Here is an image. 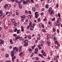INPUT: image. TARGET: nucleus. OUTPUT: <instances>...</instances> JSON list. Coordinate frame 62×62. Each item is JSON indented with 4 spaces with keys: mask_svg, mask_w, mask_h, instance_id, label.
Returning <instances> with one entry per match:
<instances>
[{
    "mask_svg": "<svg viewBox=\"0 0 62 62\" xmlns=\"http://www.w3.org/2000/svg\"><path fill=\"white\" fill-rule=\"evenodd\" d=\"M52 36L53 39H54V41L55 42V44H57L58 42L56 40V38H55L54 37V34H52Z\"/></svg>",
    "mask_w": 62,
    "mask_h": 62,
    "instance_id": "obj_1",
    "label": "nucleus"
},
{
    "mask_svg": "<svg viewBox=\"0 0 62 62\" xmlns=\"http://www.w3.org/2000/svg\"><path fill=\"white\" fill-rule=\"evenodd\" d=\"M38 13V12H36L35 13V17L36 18H38V17L39 16V14H38L37 15V14Z\"/></svg>",
    "mask_w": 62,
    "mask_h": 62,
    "instance_id": "obj_2",
    "label": "nucleus"
},
{
    "mask_svg": "<svg viewBox=\"0 0 62 62\" xmlns=\"http://www.w3.org/2000/svg\"><path fill=\"white\" fill-rule=\"evenodd\" d=\"M14 51H12L11 52V57L12 58H13V57L14 56Z\"/></svg>",
    "mask_w": 62,
    "mask_h": 62,
    "instance_id": "obj_3",
    "label": "nucleus"
},
{
    "mask_svg": "<svg viewBox=\"0 0 62 62\" xmlns=\"http://www.w3.org/2000/svg\"><path fill=\"white\" fill-rule=\"evenodd\" d=\"M41 52L42 53V54H43V55H45V56H46V55L44 51H43V50H42V51Z\"/></svg>",
    "mask_w": 62,
    "mask_h": 62,
    "instance_id": "obj_4",
    "label": "nucleus"
},
{
    "mask_svg": "<svg viewBox=\"0 0 62 62\" xmlns=\"http://www.w3.org/2000/svg\"><path fill=\"white\" fill-rule=\"evenodd\" d=\"M4 43V40L2 41V40H0V44H3Z\"/></svg>",
    "mask_w": 62,
    "mask_h": 62,
    "instance_id": "obj_5",
    "label": "nucleus"
},
{
    "mask_svg": "<svg viewBox=\"0 0 62 62\" xmlns=\"http://www.w3.org/2000/svg\"><path fill=\"white\" fill-rule=\"evenodd\" d=\"M20 37L19 36L16 37V39H15V40H16V39H20Z\"/></svg>",
    "mask_w": 62,
    "mask_h": 62,
    "instance_id": "obj_6",
    "label": "nucleus"
},
{
    "mask_svg": "<svg viewBox=\"0 0 62 62\" xmlns=\"http://www.w3.org/2000/svg\"><path fill=\"white\" fill-rule=\"evenodd\" d=\"M56 22L57 23V25H58L59 26L60 25V23L59 22H58V21H56Z\"/></svg>",
    "mask_w": 62,
    "mask_h": 62,
    "instance_id": "obj_7",
    "label": "nucleus"
},
{
    "mask_svg": "<svg viewBox=\"0 0 62 62\" xmlns=\"http://www.w3.org/2000/svg\"><path fill=\"white\" fill-rule=\"evenodd\" d=\"M2 12H3L1 10H0V17L2 16Z\"/></svg>",
    "mask_w": 62,
    "mask_h": 62,
    "instance_id": "obj_8",
    "label": "nucleus"
},
{
    "mask_svg": "<svg viewBox=\"0 0 62 62\" xmlns=\"http://www.w3.org/2000/svg\"><path fill=\"white\" fill-rule=\"evenodd\" d=\"M34 29V27L33 26H31L30 28V30H33V29Z\"/></svg>",
    "mask_w": 62,
    "mask_h": 62,
    "instance_id": "obj_9",
    "label": "nucleus"
},
{
    "mask_svg": "<svg viewBox=\"0 0 62 62\" xmlns=\"http://www.w3.org/2000/svg\"><path fill=\"white\" fill-rule=\"evenodd\" d=\"M24 42L25 43H28V40H24Z\"/></svg>",
    "mask_w": 62,
    "mask_h": 62,
    "instance_id": "obj_10",
    "label": "nucleus"
},
{
    "mask_svg": "<svg viewBox=\"0 0 62 62\" xmlns=\"http://www.w3.org/2000/svg\"><path fill=\"white\" fill-rule=\"evenodd\" d=\"M11 21L12 22L14 23L15 22V20L14 19H12V20H11Z\"/></svg>",
    "mask_w": 62,
    "mask_h": 62,
    "instance_id": "obj_11",
    "label": "nucleus"
},
{
    "mask_svg": "<svg viewBox=\"0 0 62 62\" xmlns=\"http://www.w3.org/2000/svg\"><path fill=\"white\" fill-rule=\"evenodd\" d=\"M19 7L20 8H22V5L21 4L19 5Z\"/></svg>",
    "mask_w": 62,
    "mask_h": 62,
    "instance_id": "obj_12",
    "label": "nucleus"
},
{
    "mask_svg": "<svg viewBox=\"0 0 62 62\" xmlns=\"http://www.w3.org/2000/svg\"><path fill=\"white\" fill-rule=\"evenodd\" d=\"M10 42L11 44H13V42H12V39H11L10 40Z\"/></svg>",
    "mask_w": 62,
    "mask_h": 62,
    "instance_id": "obj_13",
    "label": "nucleus"
},
{
    "mask_svg": "<svg viewBox=\"0 0 62 62\" xmlns=\"http://www.w3.org/2000/svg\"><path fill=\"white\" fill-rule=\"evenodd\" d=\"M6 14H7V15L9 16V15H10V13L9 12H7V13H6Z\"/></svg>",
    "mask_w": 62,
    "mask_h": 62,
    "instance_id": "obj_14",
    "label": "nucleus"
},
{
    "mask_svg": "<svg viewBox=\"0 0 62 62\" xmlns=\"http://www.w3.org/2000/svg\"><path fill=\"white\" fill-rule=\"evenodd\" d=\"M38 48L39 49H41V47L40 46V45H39L38 46Z\"/></svg>",
    "mask_w": 62,
    "mask_h": 62,
    "instance_id": "obj_15",
    "label": "nucleus"
},
{
    "mask_svg": "<svg viewBox=\"0 0 62 62\" xmlns=\"http://www.w3.org/2000/svg\"><path fill=\"white\" fill-rule=\"evenodd\" d=\"M28 18L29 19H31V17L30 16H28Z\"/></svg>",
    "mask_w": 62,
    "mask_h": 62,
    "instance_id": "obj_16",
    "label": "nucleus"
},
{
    "mask_svg": "<svg viewBox=\"0 0 62 62\" xmlns=\"http://www.w3.org/2000/svg\"><path fill=\"white\" fill-rule=\"evenodd\" d=\"M52 10V8H50L49 9L48 12H50Z\"/></svg>",
    "mask_w": 62,
    "mask_h": 62,
    "instance_id": "obj_17",
    "label": "nucleus"
},
{
    "mask_svg": "<svg viewBox=\"0 0 62 62\" xmlns=\"http://www.w3.org/2000/svg\"><path fill=\"white\" fill-rule=\"evenodd\" d=\"M19 40H23V38L22 37H21L19 38Z\"/></svg>",
    "mask_w": 62,
    "mask_h": 62,
    "instance_id": "obj_18",
    "label": "nucleus"
},
{
    "mask_svg": "<svg viewBox=\"0 0 62 62\" xmlns=\"http://www.w3.org/2000/svg\"><path fill=\"white\" fill-rule=\"evenodd\" d=\"M7 6H8V4H6L4 6V8H6V7H7Z\"/></svg>",
    "mask_w": 62,
    "mask_h": 62,
    "instance_id": "obj_19",
    "label": "nucleus"
},
{
    "mask_svg": "<svg viewBox=\"0 0 62 62\" xmlns=\"http://www.w3.org/2000/svg\"><path fill=\"white\" fill-rule=\"evenodd\" d=\"M42 25V24L41 23H40L39 24V27H40V28H41V27Z\"/></svg>",
    "mask_w": 62,
    "mask_h": 62,
    "instance_id": "obj_20",
    "label": "nucleus"
},
{
    "mask_svg": "<svg viewBox=\"0 0 62 62\" xmlns=\"http://www.w3.org/2000/svg\"><path fill=\"white\" fill-rule=\"evenodd\" d=\"M32 10L33 11H35V7H33L32 8Z\"/></svg>",
    "mask_w": 62,
    "mask_h": 62,
    "instance_id": "obj_21",
    "label": "nucleus"
},
{
    "mask_svg": "<svg viewBox=\"0 0 62 62\" xmlns=\"http://www.w3.org/2000/svg\"><path fill=\"white\" fill-rule=\"evenodd\" d=\"M23 54V52H21L20 54L19 55V56H21V55L22 54Z\"/></svg>",
    "mask_w": 62,
    "mask_h": 62,
    "instance_id": "obj_22",
    "label": "nucleus"
},
{
    "mask_svg": "<svg viewBox=\"0 0 62 62\" xmlns=\"http://www.w3.org/2000/svg\"><path fill=\"white\" fill-rule=\"evenodd\" d=\"M7 6L8 8H10V4H8V5H7Z\"/></svg>",
    "mask_w": 62,
    "mask_h": 62,
    "instance_id": "obj_23",
    "label": "nucleus"
},
{
    "mask_svg": "<svg viewBox=\"0 0 62 62\" xmlns=\"http://www.w3.org/2000/svg\"><path fill=\"white\" fill-rule=\"evenodd\" d=\"M47 1L48 3H51L52 2V0H47Z\"/></svg>",
    "mask_w": 62,
    "mask_h": 62,
    "instance_id": "obj_24",
    "label": "nucleus"
},
{
    "mask_svg": "<svg viewBox=\"0 0 62 62\" xmlns=\"http://www.w3.org/2000/svg\"><path fill=\"white\" fill-rule=\"evenodd\" d=\"M47 37L48 39H49L50 38V37H49V34H48L47 35Z\"/></svg>",
    "mask_w": 62,
    "mask_h": 62,
    "instance_id": "obj_25",
    "label": "nucleus"
},
{
    "mask_svg": "<svg viewBox=\"0 0 62 62\" xmlns=\"http://www.w3.org/2000/svg\"><path fill=\"white\" fill-rule=\"evenodd\" d=\"M31 36H28V38L29 39H31Z\"/></svg>",
    "mask_w": 62,
    "mask_h": 62,
    "instance_id": "obj_26",
    "label": "nucleus"
},
{
    "mask_svg": "<svg viewBox=\"0 0 62 62\" xmlns=\"http://www.w3.org/2000/svg\"><path fill=\"white\" fill-rule=\"evenodd\" d=\"M46 43H47L48 44V46H50V44H49V41H47L46 42Z\"/></svg>",
    "mask_w": 62,
    "mask_h": 62,
    "instance_id": "obj_27",
    "label": "nucleus"
},
{
    "mask_svg": "<svg viewBox=\"0 0 62 62\" xmlns=\"http://www.w3.org/2000/svg\"><path fill=\"white\" fill-rule=\"evenodd\" d=\"M17 30H18L17 29V28H16L15 30H14V32H16V31H17Z\"/></svg>",
    "mask_w": 62,
    "mask_h": 62,
    "instance_id": "obj_28",
    "label": "nucleus"
},
{
    "mask_svg": "<svg viewBox=\"0 0 62 62\" xmlns=\"http://www.w3.org/2000/svg\"><path fill=\"white\" fill-rule=\"evenodd\" d=\"M21 0L20 1H19V2H18V5H21Z\"/></svg>",
    "mask_w": 62,
    "mask_h": 62,
    "instance_id": "obj_29",
    "label": "nucleus"
},
{
    "mask_svg": "<svg viewBox=\"0 0 62 62\" xmlns=\"http://www.w3.org/2000/svg\"><path fill=\"white\" fill-rule=\"evenodd\" d=\"M17 49L16 48V47H14V48L13 49V50L14 51L15 50H16Z\"/></svg>",
    "mask_w": 62,
    "mask_h": 62,
    "instance_id": "obj_30",
    "label": "nucleus"
},
{
    "mask_svg": "<svg viewBox=\"0 0 62 62\" xmlns=\"http://www.w3.org/2000/svg\"><path fill=\"white\" fill-rule=\"evenodd\" d=\"M23 3L24 5H26V1H24L23 2Z\"/></svg>",
    "mask_w": 62,
    "mask_h": 62,
    "instance_id": "obj_31",
    "label": "nucleus"
},
{
    "mask_svg": "<svg viewBox=\"0 0 62 62\" xmlns=\"http://www.w3.org/2000/svg\"><path fill=\"white\" fill-rule=\"evenodd\" d=\"M61 19L60 18H59L58 19V22H59L60 21Z\"/></svg>",
    "mask_w": 62,
    "mask_h": 62,
    "instance_id": "obj_32",
    "label": "nucleus"
},
{
    "mask_svg": "<svg viewBox=\"0 0 62 62\" xmlns=\"http://www.w3.org/2000/svg\"><path fill=\"white\" fill-rule=\"evenodd\" d=\"M58 15L59 17H60V13H58Z\"/></svg>",
    "mask_w": 62,
    "mask_h": 62,
    "instance_id": "obj_33",
    "label": "nucleus"
},
{
    "mask_svg": "<svg viewBox=\"0 0 62 62\" xmlns=\"http://www.w3.org/2000/svg\"><path fill=\"white\" fill-rule=\"evenodd\" d=\"M48 7V5H46V8H48V7Z\"/></svg>",
    "mask_w": 62,
    "mask_h": 62,
    "instance_id": "obj_34",
    "label": "nucleus"
},
{
    "mask_svg": "<svg viewBox=\"0 0 62 62\" xmlns=\"http://www.w3.org/2000/svg\"><path fill=\"white\" fill-rule=\"evenodd\" d=\"M38 21H39V22H40V18H38Z\"/></svg>",
    "mask_w": 62,
    "mask_h": 62,
    "instance_id": "obj_35",
    "label": "nucleus"
},
{
    "mask_svg": "<svg viewBox=\"0 0 62 62\" xmlns=\"http://www.w3.org/2000/svg\"><path fill=\"white\" fill-rule=\"evenodd\" d=\"M31 23H32V22H30V23L29 24V25L30 26H32V24H31Z\"/></svg>",
    "mask_w": 62,
    "mask_h": 62,
    "instance_id": "obj_36",
    "label": "nucleus"
},
{
    "mask_svg": "<svg viewBox=\"0 0 62 62\" xmlns=\"http://www.w3.org/2000/svg\"><path fill=\"white\" fill-rule=\"evenodd\" d=\"M57 32L58 33H59V29H58L57 30Z\"/></svg>",
    "mask_w": 62,
    "mask_h": 62,
    "instance_id": "obj_37",
    "label": "nucleus"
},
{
    "mask_svg": "<svg viewBox=\"0 0 62 62\" xmlns=\"http://www.w3.org/2000/svg\"><path fill=\"white\" fill-rule=\"evenodd\" d=\"M10 32H12L13 31L12 30V29H10L9 30Z\"/></svg>",
    "mask_w": 62,
    "mask_h": 62,
    "instance_id": "obj_38",
    "label": "nucleus"
},
{
    "mask_svg": "<svg viewBox=\"0 0 62 62\" xmlns=\"http://www.w3.org/2000/svg\"><path fill=\"white\" fill-rule=\"evenodd\" d=\"M31 1L32 3H34V0H31Z\"/></svg>",
    "mask_w": 62,
    "mask_h": 62,
    "instance_id": "obj_39",
    "label": "nucleus"
},
{
    "mask_svg": "<svg viewBox=\"0 0 62 62\" xmlns=\"http://www.w3.org/2000/svg\"><path fill=\"white\" fill-rule=\"evenodd\" d=\"M53 30L54 32H55V29H54V28H53Z\"/></svg>",
    "mask_w": 62,
    "mask_h": 62,
    "instance_id": "obj_40",
    "label": "nucleus"
},
{
    "mask_svg": "<svg viewBox=\"0 0 62 62\" xmlns=\"http://www.w3.org/2000/svg\"><path fill=\"white\" fill-rule=\"evenodd\" d=\"M42 31H43V32H46V30H45L44 29H43L42 30Z\"/></svg>",
    "mask_w": 62,
    "mask_h": 62,
    "instance_id": "obj_41",
    "label": "nucleus"
},
{
    "mask_svg": "<svg viewBox=\"0 0 62 62\" xmlns=\"http://www.w3.org/2000/svg\"><path fill=\"white\" fill-rule=\"evenodd\" d=\"M42 11H44V9L42 8Z\"/></svg>",
    "mask_w": 62,
    "mask_h": 62,
    "instance_id": "obj_42",
    "label": "nucleus"
},
{
    "mask_svg": "<svg viewBox=\"0 0 62 62\" xmlns=\"http://www.w3.org/2000/svg\"><path fill=\"white\" fill-rule=\"evenodd\" d=\"M42 26L43 27V28H44V24H42Z\"/></svg>",
    "mask_w": 62,
    "mask_h": 62,
    "instance_id": "obj_43",
    "label": "nucleus"
},
{
    "mask_svg": "<svg viewBox=\"0 0 62 62\" xmlns=\"http://www.w3.org/2000/svg\"><path fill=\"white\" fill-rule=\"evenodd\" d=\"M21 31L22 32H23V31H24V30L23 29H21Z\"/></svg>",
    "mask_w": 62,
    "mask_h": 62,
    "instance_id": "obj_44",
    "label": "nucleus"
},
{
    "mask_svg": "<svg viewBox=\"0 0 62 62\" xmlns=\"http://www.w3.org/2000/svg\"><path fill=\"white\" fill-rule=\"evenodd\" d=\"M38 37H39V38H40V35L38 34Z\"/></svg>",
    "mask_w": 62,
    "mask_h": 62,
    "instance_id": "obj_45",
    "label": "nucleus"
},
{
    "mask_svg": "<svg viewBox=\"0 0 62 62\" xmlns=\"http://www.w3.org/2000/svg\"><path fill=\"white\" fill-rule=\"evenodd\" d=\"M28 45V44H24V45L25 46H26Z\"/></svg>",
    "mask_w": 62,
    "mask_h": 62,
    "instance_id": "obj_46",
    "label": "nucleus"
},
{
    "mask_svg": "<svg viewBox=\"0 0 62 62\" xmlns=\"http://www.w3.org/2000/svg\"><path fill=\"white\" fill-rule=\"evenodd\" d=\"M8 24L9 25H10L11 24V23L10 22H9Z\"/></svg>",
    "mask_w": 62,
    "mask_h": 62,
    "instance_id": "obj_47",
    "label": "nucleus"
},
{
    "mask_svg": "<svg viewBox=\"0 0 62 62\" xmlns=\"http://www.w3.org/2000/svg\"><path fill=\"white\" fill-rule=\"evenodd\" d=\"M38 49L37 48H36L35 49V51H38Z\"/></svg>",
    "mask_w": 62,
    "mask_h": 62,
    "instance_id": "obj_48",
    "label": "nucleus"
},
{
    "mask_svg": "<svg viewBox=\"0 0 62 62\" xmlns=\"http://www.w3.org/2000/svg\"><path fill=\"white\" fill-rule=\"evenodd\" d=\"M23 17L24 19H25V16L23 15Z\"/></svg>",
    "mask_w": 62,
    "mask_h": 62,
    "instance_id": "obj_49",
    "label": "nucleus"
},
{
    "mask_svg": "<svg viewBox=\"0 0 62 62\" xmlns=\"http://www.w3.org/2000/svg\"><path fill=\"white\" fill-rule=\"evenodd\" d=\"M47 21V19L46 18H45L44 20V21Z\"/></svg>",
    "mask_w": 62,
    "mask_h": 62,
    "instance_id": "obj_50",
    "label": "nucleus"
},
{
    "mask_svg": "<svg viewBox=\"0 0 62 62\" xmlns=\"http://www.w3.org/2000/svg\"><path fill=\"white\" fill-rule=\"evenodd\" d=\"M16 35H17L16 34H14L13 35V36H14V37H16Z\"/></svg>",
    "mask_w": 62,
    "mask_h": 62,
    "instance_id": "obj_51",
    "label": "nucleus"
},
{
    "mask_svg": "<svg viewBox=\"0 0 62 62\" xmlns=\"http://www.w3.org/2000/svg\"><path fill=\"white\" fill-rule=\"evenodd\" d=\"M54 60H56V57H55L54 58Z\"/></svg>",
    "mask_w": 62,
    "mask_h": 62,
    "instance_id": "obj_52",
    "label": "nucleus"
},
{
    "mask_svg": "<svg viewBox=\"0 0 62 62\" xmlns=\"http://www.w3.org/2000/svg\"><path fill=\"white\" fill-rule=\"evenodd\" d=\"M29 12L30 13V14H31V11H29Z\"/></svg>",
    "mask_w": 62,
    "mask_h": 62,
    "instance_id": "obj_53",
    "label": "nucleus"
},
{
    "mask_svg": "<svg viewBox=\"0 0 62 62\" xmlns=\"http://www.w3.org/2000/svg\"><path fill=\"white\" fill-rule=\"evenodd\" d=\"M36 59V60H38L39 59L38 58V57H36L35 58Z\"/></svg>",
    "mask_w": 62,
    "mask_h": 62,
    "instance_id": "obj_54",
    "label": "nucleus"
},
{
    "mask_svg": "<svg viewBox=\"0 0 62 62\" xmlns=\"http://www.w3.org/2000/svg\"><path fill=\"white\" fill-rule=\"evenodd\" d=\"M17 25V23H16L14 24V26H16Z\"/></svg>",
    "mask_w": 62,
    "mask_h": 62,
    "instance_id": "obj_55",
    "label": "nucleus"
},
{
    "mask_svg": "<svg viewBox=\"0 0 62 62\" xmlns=\"http://www.w3.org/2000/svg\"><path fill=\"white\" fill-rule=\"evenodd\" d=\"M6 57H8V54H7L6 55Z\"/></svg>",
    "mask_w": 62,
    "mask_h": 62,
    "instance_id": "obj_56",
    "label": "nucleus"
},
{
    "mask_svg": "<svg viewBox=\"0 0 62 62\" xmlns=\"http://www.w3.org/2000/svg\"><path fill=\"white\" fill-rule=\"evenodd\" d=\"M12 16H13V17H14V16H15V14H12Z\"/></svg>",
    "mask_w": 62,
    "mask_h": 62,
    "instance_id": "obj_57",
    "label": "nucleus"
},
{
    "mask_svg": "<svg viewBox=\"0 0 62 62\" xmlns=\"http://www.w3.org/2000/svg\"><path fill=\"white\" fill-rule=\"evenodd\" d=\"M54 25L55 26H56L57 25V24H56V23H55V24H54Z\"/></svg>",
    "mask_w": 62,
    "mask_h": 62,
    "instance_id": "obj_58",
    "label": "nucleus"
},
{
    "mask_svg": "<svg viewBox=\"0 0 62 62\" xmlns=\"http://www.w3.org/2000/svg\"><path fill=\"white\" fill-rule=\"evenodd\" d=\"M12 61L13 62H14V59H13V58H12Z\"/></svg>",
    "mask_w": 62,
    "mask_h": 62,
    "instance_id": "obj_59",
    "label": "nucleus"
},
{
    "mask_svg": "<svg viewBox=\"0 0 62 62\" xmlns=\"http://www.w3.org/2000/svg\"><path fill=\"white\" fill-rule=\"evenodd\" d=\"M32 25H33L34 26H35V25H36V24H35V23H33Z\"/></svg>",
    "mask_w": 62,
    "mask_h": 62,
    "instance_id": "obj_60",
    "label": "nucleus"
},
{
    "mask_svg": "<svg viewBox=\"0 0 62 62\" xmlns=\"http://www.w3.org/2000/svg\"><path fill=\"white\" fill-rule=\"evenodd\" d=\"M3 23H5V20H4L2 21Z\"/></svg>",
    "mask_w": 62,
    "mask_h": 62,
    "instance_id": "obj_61",
    "label": "nucleus"
},
{
    "mask_svg": "<svg viewBox=\"0 0 62 62\" xmlns=\"http://www.w3.org/2000/svg\"><path fill=\"white\" fill-rule=\"evenodd\" d=\"M44 13H41V15H43V14Z\"/></svg>",
    "mask_w": 62,
    "mask_h": 62,
    "instance_id": "obj_62",
    "label": "nucleus"
},
{
    "mask_svg": "<svg viewBox=\"0 0 62 62\" xmlns=\"http://www.w3.org/2000/svg\"><path fill=\"white\" fill-rule=\"evenodd\" d=\"M15 2H17V3H18V0H16Z\"/></svg>",
    "mask_w": 62,
    "mask_h": 62,
    "instance_id": "obj_63",
    "label": "nucleus"
},
{
    "mask_svg": "<svg viewBox=\"0 0 62 62\" xmlns=\"http://www.w3.org/2000/svg\"><path fill=\"white\" fill-rule=\"evenodd\" d=\"M22 48V46H20L19 47V48L20 49H21Z\"/></svg>",
    "mask_w": 62,
    "mask_h": 62,
    "instance_id": "obj_64",
    "label": "nucleus"
}]
</instances>
